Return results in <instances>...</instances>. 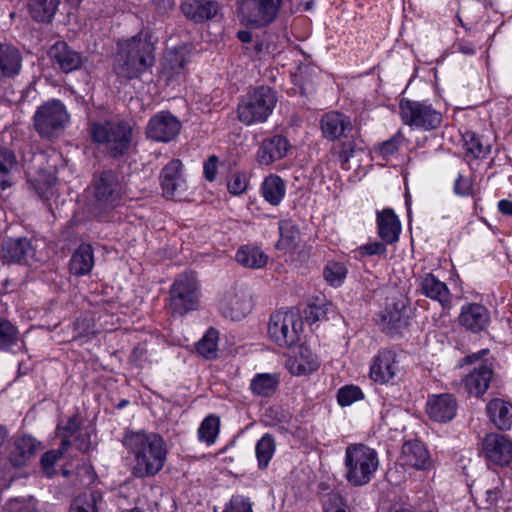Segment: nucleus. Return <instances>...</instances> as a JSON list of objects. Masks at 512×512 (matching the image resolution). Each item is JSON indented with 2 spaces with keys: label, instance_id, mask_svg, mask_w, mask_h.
Returning a JSON list of instances; mask_svg holds the SVG:
<instances>
[{
  "label": "nucleus",
  "instance_id": "obj_34",
  "mask_svg": "<svg viewBox=\"0 0 512 512\" xmlns=\"http://www.w3.org/2000/svg\"><path fill=\"white\" fill-rule=\"evenodd\" d=\"M104 504L100 491L93 490L82 493L72 503L70 512H99Z\"/></svg>",
  "mask_w": 512,
  "mask_h": 512
},
{
  "label": "nucleus",
  "instance_id": "obj_28",
  "mask_svg": "<svg viewBox=\"0 0 512 512\" xmlns=\"http://www.w3.org/2000/svg\"><path fill=\"white\" fill-rule=\"evenodd\" d=\"M486 411L490 420L499 430H508L512 426V404L496 398L488 402Z\"/></svg>",
  "mask_w": 512,
  "mask_h": 512
},
{
  "label": "nucleus",
  "instance_id": "obj_54",
  "mask_svg": "<svg viewBox=\"0 0 512 512\" xmlns=\"http://www.w3.org/2000/svg\"><path fill=\"white\" fill-rule=\"evenodd\" d=\"M228 190L233 195L242 194L247 188V180L243 174L235 173L227 184Z\"/></svg>",
  "mask_w": 512,
  "mask_h": 512
},
{
  "label": "nucleus",
  "instance_id": "obj_55",
  "mask_svg": "<svg viewBox=\"0 0 512 512\" xmlns=\"http://www.w3.org/2000/svg\"><path fill=\"white\" fill-rule=\"evenodd\" d=\"M345 504L341 495L338 492H330L323 498L324 512H333Z\"/></svg>",
  "mask_w": 512,
  "mask_h": 512
},
{
  "label": "nucleus",
  "instance_id": "obj_38",
  "mask_svg": "<svg viewBox=\"0 0 512 512\" xmlns=\"http://www.w3.org/2000/svg\"><path fill=\"white\" fill-rule=\"evenodd\" d=\"M357 131L354 130L349 134L351 139H347L340 143L337 147L333 148L335 153L338 154L339 160L342 165L346 164L353 156L356 150H363V141L356 137Z\"/></svg>",
  "mask_w": 512,
  "mask_h": 512
},
{
  "label": "nucleus",
  "instance_id": "obj_19",
  "mask_svg": "<svg viewBox=\"0 0 512 512\" xmlns=\"http://www.w3.org/2000/svg\"><path fill=\"white\" fill-rule=\"evenodd\" d=\"M180 7L185 17L195 23L214 18L220 10L215 0H183Z\"/></svg>",
  "mask_w": 512,
  "mask_h": 512
},
{
  "label": "nucleus",
  "instance_id": "obj_18",
  "mask_svg": "<svg viewBox=\"0 0 512 512\" xmlns=\"http://www.w3.org/2000/svg\"><path fill=\"white\" fill-rule=\"evenodd\" d=\"M402 465L418 470H428L432 467V459L423 442L419 440L406 441L401 452Z\"/></svg>",
  "mask_w": 512,
  "mask_h": 512
},
{
  "label": "nucleus",
  "instance_id": "obj_23",
  "mask_svg": "<svg viewBox=\"0 0 512 512\" xmlns=\"http://www.w3.org/2000/svg\"><path fill=\"white\" fill-rule=\"evenodd\" d=\"M492 373L493 371L487 363L480 362L479 365L462 380L465 391L469 395L475 396L484 394L489 387Z\"/></svg>",
  "mask_w": 512,
  "mask_h": 512
},
{
  "label": "nucleus",
  "instance_id": "obj_46",
  "mask_svg": "<svg viewBox=\"0 0 512 512\" xmlns=\"http://www.w3.org/2000/svg\"><path fill=\"white\" fill-rule=\"evenodd\" d=\"M186 59L182 52L168 51L164 57L163 68L172 74H179L185 67Z\"/></svg>",
  "mask_w": 512,
  "mask_h": 512
},
{
  "label": "nucleus",
  "instance_id": "obj_27",
  "mask_svg": "<svg viewBox=\"0 0 512 512\" xmlns=\"http://www.w3.org/2000/svg\"><path fill=\"white\" fill-rule=\"evenodd\" d=\"M39 447L40 443L31 436L17 438L10 450L9 460L14 466L21 467L36 453Z\"/></svg>",
  "mask_w": 512,
  "mask_h": 512
},
{
  "label": "nucleus",
  "instance_id": "obj_53",
  "mask_svg": "<svg viewBox=\"0 0 512 512\" xmlns=\"http://www.w3.org/2000/svg\"><path fill=\"white\" fill-rule=\"evenodd\" d=\"M223 512H252V503L242 495H235Z\"/></svg>",
  "mask_w": 512,
  "mask_h": 512
},
{
  "label": "nucleus",
  "instance_id": "obj_35",
  "mask_svg": "<svg viewBox=\"0 0 512 512\" xmlns=\"http://www.w3.org/2000/svg\"><path fill=\"white\" fill-rule=\"evenodd\" d=\"M279 385V376L271 373L257 374L250 383L251 391L261 397H269L275 393Z\"/></svg>",
  "mask_w": 512,
  "mask_h": 512
},
{
  "label": "nucleus",
  "instance_id": "obj_25",
  "mask_svg": "<svg viewBox=\"0 0 512 512\" xmlns=\"http://www.w3.org/2000/svg\"><path fill=\"white\" fill-rule=\"evenodd\" d=\"M378 234L386 244L398 241L401 232V224L392 209H384L377 212Z\"/></svg>",
  "mask_w": 512,
  "mask_h": 512
},
{
  "label": "nucleus",
  "instance_id": "obj_37",
  "mask_svg": "<svg viewBox=\"0 0 512 512\" xmlns=\"http://www.w3.org/2000/svg\"><path fill=\"white\" fill-rule=\"evenodd\" d=\"M262 194L270 204L278 205L285 195L283 180L276 175L268 176L262 184Z\"/></svg>",
  "mask_w": 512,
  "mask_h": 512
},
{
  "label": "nucleus",
  "instance_id": "obj_26",
  "mask_svg": "<svg viewBox=\"0 0 512 512\" xmlns=\"http://www.w3.org/2000/svg\"><path fill=\"white\" fill-rule=\"evenodd\" d=\"M489 311L481 304H469L462 308L459 322L468 330L480 332L489 323Z\"/></svg>",
  "mask_w": 512,
  "mask_h": 512
},
{
  "label": "nucleus",
  "instance_id": "obj_29",
  "mask_svg": "<svg viewBox=\"0 0 512 512\" xmlns=\"http://www.w3.org/2000/svg\"><path fill=\"white\" fill-rule=\"evenodd\" d=\"M20 164L15 153L0 146V188L2 191L10 188L13 184V175L19 172Z\"/></svg>",
  "mask_w": 512,
  "mask_h": 512
},
{
  "label": "nucleus",
  "instance_id": "obj_12",
  "mask_svg": "<svg viewBox=\"0 0 512 512\" xmlns=\"http://www.w3.org/2000/svg\"><path fill=\"white\" fill-rule=\"evenodd\" d=\"M482 453L488 462L508 466L512 462V441L502 434H487L482 440Z\"/></svg>",
  "mask_w": 512,
  "mask_h": 512
},
{
  "label": "nucleus",
  "instance_id": "obj_63",
  "mask_svg": "<svg viewBox=\"0 0 512 512\" xmlns=\"http://www.w3.org/2000/svg\"><path fill=\"white\" fill-rule=\"evenodd\" d=\"M498 208L502 214L512 216V201L501 200L498 203Z\"/></svg>",
  "mask_w": 512,
  "mask_h": 512
},
{
  "label": "nucleus",
  "instance_id": "obj_42",
  "mask_svg": "<svg viewBox=\"0 0 512 512\" xmlns=\"http://www.w3.org/2000/svg\"><path fill=\"white\" fill-rule=\"evenodd\" d=\"M218 332L209 329L203 338L197 343V351L206 359H214L217 356Z\"/></svg>",
  "mask_w": 512,
  "mask_h": 512
},
{
  "label": "nucleus",
  "instance_id": "obj_7",
  "mask_svg": "<svg viewBox=\"0 0 512 512\" xmlns=\"http://www.w3.org/2000/svg\"><path fill=\"white\" fill-rule=\"evenodd\" d=\"M199 284L194 272H184L174 281L169 291L168 307L173 315L183 316L198 307Z\"/></svg>",
  "mask_w": 512,
  "mask_h": 512
},
{
  "label": "nucleus",
  "instance_id": "obj_33",
  "mask_svg": "<svg viewBox=\"0 0 512 512\" xmlns=\"http://www.w3.org/2000/svg\"><path fill=\"white\" fill-rule=\"evenodd\" d=\"M60 0H29L28 9L31 17L42 23H49L52 21Z\"/></svg>",
  "mask_w": 512,
  "mask_h": 512
},
{
  "label": "nucleus",
  "instance_id": "obj_24",
  "mask_svg": "<svg viewBox=\"0 0 512 512\" xmlns=\"http://www.w3.org/2000/svg\"><path fill=\"white\" fill-rule=\"evenodd\" d=\"M397 368L394 354L390 351H383L374 358L370 367V377L375 382L387 383L393 379Z\"/></svg>",
  "mask_w": 512,
  "mask_h": 512
},
{
  "label": "nucleus",
  "instance_id": "obj_20",
  "mask_svg": "<svg viewBox=\"0 0 512 512\" xmlns=\"http://www.w3.org/2000/svg\"><path fill=\"white\" fill-rule=\"evenodd\" d=\"M290 148L288 140L282 135L265 138L257 152V160L262 165H270L284 158Z\"/></svg>",
  "mask_w": 512,
  "mask_h": 512
},
{
  "label": "nucleus",
  "instance_id": "obj_16",
  "mask_svg": "<svg viewBox=\"0 0 512 512\" xmlns=\"http://www.w3.org/2000/svg\"><path fill=\"white\" fill-rule=\"evenodd\" d=\"M457 410V401L452 394L431 395L426 403V412L431 420L446 423L451 421Z\"/></svg>",
  "mask_w": 512,
  "mask_h": 512
},
{
  "label": "nucleus",
  "instance_id": "obj_47",
  "mask_svg": "<svg viewBox=\"0 0 512 512\" xmlns=\"http://www.w3.org/2000/svg\"><path fill=\"white\" fill-rule=\"evenodd\" d=\"M3 512H38L33 497L14 498L9 500L3 508Z\"/></svg>",
  "mask_w": 512,
  "mask_h": 512
},
{
  "label": "nucleus",
  "instance_id": "obj_14",
  "mask_svg": "<svg viewBox=\"0 0 512 512\" xmlns=\"http://www.w3.org/2000/svg\"><path fill=\"white\" fill-rule=\"evenodd\" d=\"M181 123L169 111H161L153 116L146 127L148 138L158 142H169L180 132Z\"/></svg>",
  "mask_w": 512,
  "mask_h": 512
},
{
  "label": "nucleus",
  "instance_id": "obj_32",
  "mask_svg": "<svg viewBox=\"0 0 512 512\" xmlns=\"http://www.w3.org/2000/svg\"><path fill=\"white\" fill-rule=\"evenodd\" d=\"M236 261L246 268L259 269L267 264L268 256L256 246H243L235 256Z\"/></svg>",
  "mask_w": 512,
  "mask_h": 512
},
{
  "label": "nucleus",
  "instance_id": "obj_5",
  "mask_svg": "<svg viewBox=\"0 0 512 512\" xmlns=\"http://www.w3.org/2000/svg\"><path fill=\"white\" fill-rule=\"evenodd\" d=\"M277 102L275 92L267 86H259L247 93L237 107V117L245 125L263 123L272 113Z\"/></svg>",
  "mask_w": 512,
  "mask_h": 512
},
{
  "label": "nucleus",
  "instance_id": "obj_31",
  "mask_svg": "<svg viewBox=\"0 0 512 512\" xmlns=\"http://www.w3.org/2000/svg\"><path fill=\"white\" fill-rule=\"evenodd\" d=\"M420 290L426 297L437 300L441 304L449 300V289L446 284L433 274L426 273L420 277Z\"/></svg>",
  "mask_w": 512,
  "mask_h": 512
},
{
  "label": "nucleus",
  "instance_id": "obj_10",
  "mask_svg": "<svg viewBox=\"0 0 512 512\" xmlns=\"http://www.w3.org/2000/svg\"><path fill=\"white\" fill-rule=\"evenodd\" d=\"M281 4L282 0H241V21L256 28L268 26L276 19Z\"/></svg>",
  "mask_w": 512,
  "mask_h": 512
},
{
  "label": "nucleus",
  "instance_id": "obj_11",
  "mask_svg": "<svg viewBox=\"0 0 512 512\" xmlns=\"http://www.w3.org/2000/svg\"><path fill=\"white\" fill-rule=\"evenodd\" d=\"M399 108L401 118L407 125L430 130L441 124V113L426 102L403 99L400 101Z\"/></svg>",
  "mask_w": 512,
  "mask_h": 512
},
{
  "label": "nucleus",
  "instance_id": "obj_58",
  "mask_svg": "<svg viewBox=\"0 0 512 512\" xmlns=\"http://www.w3.org/2000/svg\"><path fill=\"white\" fill-rule=\"evenodd\" d=\"M218 159L215 155H211L204 163V175L208 181H213L216 176Z\"/></svg>",
  "mask_w": 512,
  "mask_h": 512
},
{
  "label": "nucleus",
  "instance_id": "obj_48",
  "mask_svg": "<svg viewBox=\"0 0 512 512\" xmlns=\"http://www.w3.org/2000/svg\"><path fill=\"white\" fill-rule=\"evenodd\" d=\"M319 366V361L308 348L302 347L298 363V373L308 374L315 371Z\"/></svg>",
  "mask_w": 512,
  "mask_h": 512
},
{
  "label": "nucleus",
  "instance_id": "obj_64",
  "mask_svg": "<svg viewBox=\"0 0 512 512\" xmlns=\"http://www.w3.org/2000/svg\"><path fill=\"white\" fill-rule=\"evenodd\" d=\"M238 39L243 43H248L252 40V34L249 31L243 30L237 33Z\"/></svg>",
  "mask_w": 512,
  "mask_h": 512
},
{
  "label": "nucleus",
  "instance_id": "obj_62",
  "mask_svg": "<svg viewBox=\"0 0 512 512\" xmlns=\"http://www.w3.org/2000/svg\"><path fill=\"white\" fill-rule=\"evenodd\" d=\"M458 50L465 55H472L475 53L474 46L467 41H459L457 43Z\"/></svg>",
  "mask_w": 512,
  "mask_h": 512
},
{
  "label": "nucleus",
  "instance_id": "obj_60",
  "mask_svg": "<svg viewBox=\"0 0 512 512\" xmlns=\"http://www.w3.org/2000/svg\"><path fill=\"white\" fill-rule=\"evenodd\" d=\"M75 443H76L77 449L80 452H82V453L88 452L91 447V440H90L89 433L85 432V433L78 434L75 438Z\"/></svg>",
  "mask_w": 512,
  "mask_h": 512
},
{
  "label": "nucleus",
  "instance_id": "obj_39",
  "mask_svg": "<svg viewBox=\"0 0 512 512\" xmlns=\"http://www.w3.org/2000/svg\"><path fill=\"white\" fill-rule=\"evenodd\" d=\"M18 328L4 317H0V350H9L18 341Z\"/></svg>",
  "mask_w": 512,
  "mask_h": 512
},
{
  "label": "nucleus",
  "instance_id": "obj_50",
  "mask_svg": "<svg viewBox=\"0 0 512 512\" xmlns=\"http://www.w3.org/2000/svg\"><path fill=\"white\" fill-rule=\"evenodd\" d=\"M364 397L361 389L354 385H347L339 389L337 398L341 406H349Z\"/></svg>",
  "mask_w": 512,
  "mask_h": 512
},
{
  "label": "nucleus",
  "instance_id": "obj_13",
  "mask_svg": "<svg viewBox=\"0 0 512 512\" xmlns=\"http://www.w3.org/2000/svg\"><path fill=\"white\" fill-rule=\"evenodd\" d=\"M252 299L245 289L231 288L220 300V310L226 318L241 320L252 310Z\"/></svg>",
  "mask_w": 512,
  "mask_h": 512
},
{
  "label": "nucleus",
  "instance_id": "obj_8",
  "mask_svg": "<svg viewBox=\"0 0 512 512\" xmlns=\"http://www.w3.org/2000/svg\"><path fill=\"white\" fill-rule=\"evenodd\" d=\"M122 195V185L115 172L105 170L96 174L93 180L92 203L95 216L114 208Z\"/></svg>",
  "mask_w": 512,
  "mask_h": 512
},
{
  "label": "nucleus",
  "instance_id": "obj_41",
  "mask_svg": "<svg viewBox=\"0 0 512 512\" xmlns=\"http://www.w3.org/2000/svg\"><path fill=\"white\" fill-rule=\"evenodd\" d=\"M383 330L388 334H396L406 324L400 309L394 307L387 308L382 315Z\"/></svg>",
  "mask_w": 512,
  "mask_h": 512
},
{
  "label": "nucleus",
  "instance_id": "obj_4",
  "mask_svg": "<svg viewBox=\"0 0 512 512\" xmlns=\"http://www.w3.org/2000/svg\"><path fill=\"white\" fill-rule=\"evenodd\" d=\"M89 131L92 140L103 144L107 153L114 158L126 154L133 139L132 127L124 121L92 122Z\"/></svg>",
  "mask_w": 512,
  "mask_h": 512
},
{
  "label": "nucleus",
  "instance_id": "obj_21",
  "mask_svg": "<svg viewBox=\"0 0 512 512\" xmlns=\"http://www.w3.org/2000/svg\"><path fill=\"white\" fill-rule=\"evenodd\" d=\"M321 130L329 140H336L341 136L346 138L354 131L350 118L340 112L326 113L321 119Z\"/></svg>",
  "mask_w": 512,
  "mask_h": 512
},
{
  "label": "nucleus",
  "instance_id": "obj_51",
  "mask_svg": "<svg viewBox=\"0 0 512 512\" xmlns=\"http://www.w3.org/2000/svg\"><path fill=\"white\" fill-rule=\"evenodd\" d=\"M66 450L61 447L59 450L47 451L42 455L41 465L46 475L54 474V465Z\"/></svg>",
  "mask_w": 512,
  "mask_h": 512
},
{
  "label": "nucleus",
  "instance_id": "obj_2",
  "mask_svg": "<svg viewBox=\"0 0 512 512\" xmlns=\"http://www.w3.org/2000/svg\"><path fill=\"white\" fill-rule=\"evenodd\" d=\"M115 72L119 77L131 80L138 78L154 62V46L139 34L118 44Z\"/></svg>",
  "mask_w": 512,
  "mask_h": 512
},
{
  "label": "nucleus",
  "instance_id": "obj_44",
  "mask_svg": "<svg viewBox=\"0 0 512 512\" xmlns=\"http://www.w3.org/2000/svg\"><path fill=\"white\" fill-rule=\"evenodd\" d=\"M324 278L333 286H339L343 283L347 275V269L343 263L331 262L324 269Z\"/></svg>",
  "mask_w": 512,
  "mask_h": 512
},
{
  "label": "nucleus",
  "instance_id": "obj_36",
  "mask_svg": "<svg viewBox=\"0 0 512 512\" xmlns=\"http://www.w3.org/2000/svg\"><path fill=\"white\" fill-rule=\"evenodd\" d=\"M280 239L276 244L278 249L295 250L300 243V233L291 220L279 222Z\"/></svg>",
  "mask_w": 512,
  "mask_h": 512
},
{
  "label": "nucleus",
  "instance_id": "obj_3",
  "mask_svg": "<svg viewBox=\"0 0 512 512\" xmlns=\"http://www.w3.org/2000/svg\"><path fill=\"white\" fill-rule=\"evenodd\" d=\"M346 480L355 487L368 484L379 467L377 452L364 444H351L345 451Z\"/></svg>",
  "mask_w": 512,
  "mask_h": 512
},
{
  "label": "nucleus",
  "instance_id": "obj_15",
  "mask_svg": "<svg viewBox=\"0 0 512 512\" xmlns=\"http://www.w3.org/2000/svg\"><path fill=\"white\" fill-rule=\"evenodd\" d=\"M163 196L167 199L181 200L186 190V181L182 175V163L178 159L170 161L160 173Z\"/></svg>",
  "mask_w": 512,
  "mask_h": 512
},
{
  "label": "nucleus",
  "instance_id": "obj_22",
  "mask_svg": "<svg viewBox=\"0 0 512 512\" xmlns=\"http://www.w3.org/2000/svg\"><path fill=\"white\" fill-rule=\"evenodd\" d=\"M48 54L52 62L65 73L78 69L82 64L81 54L71 49L64 41H58L51 46Z\"/></svg>",
  "mask_w": 512,
  "mask_h": 512
},
{
  "label": "nucleus",
  "instance_id": "obj_17",
  "mask_svg": "<svg viewBox=\"0 0 512 512\" xmlns=\"http://www.w3.org/2000/svg\"><path fill=\"white\" fill-rule=\"evenodd\" d=\"M35 255L31 240L26 237L8 239L3 242L1 258L7 263L28 264Z\"/></svg>",
  "mask_w": 512,
  "mask_h": 512
},
{
  "label": "nucleus",
  "instance_id": "obj_52",
  "mask_svg": "<svg viewBox=\"0 0 512 512\" xmlns=\"http://www.w3.org/2000/svg\"><path fill=\"white\" fill-rule=\"evenodd\" d=\"M326 314L327 308L323 304L310 303L304 310V318L310 324L324 319Z\"/></svg>",
  "mask_w": 512,
  "mask_h": 512
},
{
  "label": "nucleus",
  "instance_id": "obj_40",
  "mask_svg": "<svg viewBox=\"0 0 512 512\" xmlns=\"http://www.w3.org/2000/svg\"><path fill=\"white\" fill-rule=\"evenodd\" d=\"M275 451V441L270 434H265L256 445L259 468H266Z\"/></svg>",
  "mask_w": 512,
  "mask_h": 512
},
{
  "label": "nucleus",
  "instance_id": "obj_49",
  "mask_svg": "<svg viewBox=\"0 0 512 512\" xmlns=\"http://www.w3.org/2000/svg\"><path fill=\"white\" fill-rule=\"evenodd\" d=\"M80 425V420L76 415L70 417L64 427L58 425L57 430L59 435L62 437L61 445L63 449H68L71 446L69 437L79 430Z\"/></svg>",
  "mask_w": 512,
  "mask_h": 512
},
{
  "label": "nucleus",
  "instance_id": "obj_61",
  "mask_svg": "<svg viewBox=\"0 0 512 512\" xmlns=\"http://www.w3.org/2000/svg\"><path fill=\"white\" fill-rule=\"evenodd\" d=\"M152 3L158 13L164 14L173 9L175 0H152Z\"/></svg>",
  "mask_w": 512,
  "mask_h": 512
},
{
  "label": "nucleus",
  "instance_id": "obj_6",
  "mask_svg": "<svg viewBox=\"0 0 512 512\" xmlns=\"http://www.w3.org/2000/svg\"><path fill=\"white\" fill-rule=\"evenodd\" d=\"M69 120L65 105L58 99H50L37 107L33 127L42 139L52 141L63 134Z\"/></svg>",
  "mask_w": 512,
  "mask_h": 512
},
{
  "label": "nucleus",
  "instance_id": "obj_59",
  "mask_svg": "<svg viewBox=\"0 0 512 512\" xmlns=\"http://www.w3.org/2000/svg\"><path fill=\"white\" fill-rule=\"evenodd\" d=\"M399 138L393 137L388 141H385L380 147V153L384 156H390L398 150Z\"/></svg>",
  "mask_w": 512,
  "mask_h": 512
},
{
  "label": "nucleus",
  "instance_id": "obj_9",
  "mask_svg": "<svg viewBox=\"0 0 512 512\" xmlns=\"http://www.w3.org/2000/svg\"><path fill=\"white\" fill-rule=\"evenodd\" d=\"M301 325L298 312L294 310L276 311L270 316L268 334L270 339L280 347H291L299 341Z\"/></svg>",
  "mask_w": 512,
  "mask_h": 512
},
{
  "label": "nucleus",
  "instance_id": "obj_1",
  "mask_svg": "<svg viewBox=\"0 0 512 512\" xmlns=\"http://www.w3.org/2000/svg\"><path fill=\"white\" fill-rule=\"evenodd\" d=\"M126 446L135 456L133 474L144 478L156 475L164 466L166 448L163 438L155 433H134L126 439Z\"/></svg>",
  "mask_w": 512,
  "mask_h": 512
},
{
  "label": "nucleus",
  "instance_id": "obj_57",
  "mask_svg": "<svg viewBox=\"0 0 512 512\" xmlns=\"http://www.w3.org/2000/svg\"><path fill=\"white\" fill-rule=\"evenodd\" d=\"M360 251L363 255H385L386 254V245L382 242H374L368 243L362 247H360Z\"/></svg>",
  "mask_w": 512,
  "mask_h": 512
},
{
  "label": "nucleus",
  "instance_id": "obj_43",
  "mask_svg": "<svg viewBox=\"0 0 512 512\" xmlns=\"http://www.w3.org/2000/svg\"><path fill=\"white\" fill-rule=\"evenodd\" d=\"M220 420L218 417L210 415L204 419L198 429L199 439L207 444L215 442L219 432Z\"/></svg>",
  "mask_w": 512,
  "mask_h": 512
},
{
  "label": "nucleus",
  "instance_id": "obj_45",
  "mask_svg": "<svg viewBox=\"0 0 512 512\" xmlns=\"http://www.w3.org/2000/svg\"><path fill=\"white\" fill-rule=\"evenodd\" d=\"M463 143L466 153L473 158H479L489 152L488 147L482 145L480 139L474 132H466L463 135Z\"/></svg>",
  "mask_w": 512,
  "mask_h": 512
},
{
  "label": "nucleus",
  "instance_id": "obj_56",
  "mask_svg": "<svg viewBox=\"0 0 512 512\" xmlns=\"http://www.w3.org/2000/svg\"><path fill=\"white\" fill-rule=\"evenodd\" d=\"M454 192L460 196L470 195L472 193L471 180L459 175L454 184Z\"/></svg>",
  "mask_w": 512,
  "mask_h": 512
},
{
  "label": "nucleus",
  "instance_id": "obj_30",
  "mask_svg": "<svg viewBox=\"0 0 512 512\" xmlns=\"http://www.w3.org/2000/svg\"><path fill=\"white\" fill-rule=\"evenodd\" d=\"M93 266L94 257L91 245L81 244L70 259V272L75 276H83L90 273Z\"/></svg>",
  "mask_w": 512,
  "mask_h": 512
}]
</instances>
